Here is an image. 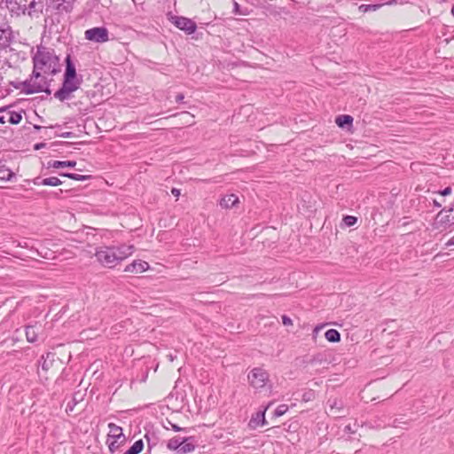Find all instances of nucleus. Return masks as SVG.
I'll return each instance as SVG.
<instances>
[{
	"instance_id": "0eeeda50",
	"label": "nucleus",
	"mask_w": 454,
	"mask_h": 454,
	"mask_svg": "<svg viewBox=\"0 0 454 454\" xmlns=\"http://www.w3.org/2000/svg\"><path fill=\"white\" fill-rule=\"evenodd\" d=\"M80 83L78 80L64 79L62 87L55 92L54 97L60 101L68 99L71 94L78 90Z\"/></svg>"
},
{
	"instance_id": "a878e982",
	"label": "nucleus",
	"mask_w": 454,
	"mask_h": 454,
	"mask_svg": "<svg viewBox=\"0 0 454 454\" xmlns=\"http://www.w3.org/2000/svg\"><path fill=\"white\" fill-rule=\"evenodd\" d=\"M53 356L54 355L51 353H47L45 356H42V359L43 360L42 363L43 370L48 371L50 369V367L52 365Z\"/></svg>"
},
{
	"instance_id": "2f4dec72",
	"label": "nucleus",
	"mask_w": 454,
	"mask_h": 454,
	"mask_svg": "<svg viewBox=\"0 0 454 454\" xmlns=\"http://www.w3.org/2000/svg\"><path fill=\"white\" fill-rule=\"evenodd\" d=\"M287 411H288V406L286 404H281L275 410L274 414L276 417H280V416L284 415Z\"/></svg>"
},
{
	"instance_id": "bb28decb",
	"label": "nucleus",
	"mask_w": 454,
	"mask_h": 454,
	"mask_svg": "<svg viewBox=\"0 0 454 454\" xmlns=\"http://www.w3.org/2000/svg\"><path fill=\"white\" fill-rule=\"evenodd\" d=\"M183 119V122L188 125H192L194 123L193 118L194 116L191 114L189 112H183L181 114H178ZM173 116H177V114H174Z\"/></svg>"
},
{
	"instance_id": "f8f14e48",
	"label": "nucleus",
	"mask_w": 454,
	"mask_h": 454,
	"mask_svg": "<svg viewBox=\"0 0 454 454\" xmlns=\"http://www.w3.org/2000/svg\"><path fill=\"white\" fill-rule=\"evenodd\" d=\"M148 269V262L141 260H135L125 267L124 271L128 273L139 274L145 272Z\"/></svg>"
},
{
	"instance_id": "1a4fd4ad",
	"label": "nucleus",
	"mask_w": 454,
	"mask_h": 454,
	"mask_svg": "<svg viewBox=\"0 0 454 454\" xmlns=\"http://www.w3.org/2000/svg\"><path fill=\"white\" fill-rule=\"evenodd\" d=\"M12 31L10 27L0 28V59L12 50Z\"/></svg>"
},
{
	"instance_id": "4c0bfd02",
	"label": "nucleus",
	"mask_w": 454,
	"mask_h": 454,
	"mask_svg": "<svg viewBox=\"0 0 454 454\" xmlns=\"http://www.w3.org/2000/svg\"><path fill=\"white\" fill-rule=\"evenodd\" d=\"M452 192V189L449 186V187H446L445 189H443L442 191L440 192V194L442 195V196H447V195H450Z\"/></svg>"
},
{
	"instance_id": "f03ea898",
	"label": "nucleus",
	"mask_w": 454,
	"mask_h": 454,
	"mask_svg": "<svg viewBox=\"0 0 454 454\" xmlns=\"http://www.w3.org/2000/svg\"><path fill=\"white\" fill-rule=\"evenodd\" d=\"M12 11L18 15H27L32 19H38L43 12V0H12Z\"/></svg>"
},
{
	"instance_id": "2eb2a0df",
	"label": "nucleus",
	"mask_w": 454,
	"mask_h": 454,
	"mask_svg": "<svg viewBox=\"0 0 454 454\" xmlns=\"http://www.w3.org/2000/svg\"><path fill=\"white\" fill-rule=\"evenodd\" d=\"M195 443L196 442L193 437H184V443H182L178 453L186 454L193 451L195 450Z\"/></svg>"
},
{
	"instance_id": "f3484780",
	"label": "nucleus",
	"mask_w": 454,
	"mask_h": 454,
	"mask_svg": "<svg viewBox=\"0 0 454 454\" xmlns=\"http://www.w3.org/2000/svg\"><path fill=\"white\" fill-rule=\"evenodd\" d=\"M41 330V326L37 325H27L26 327V338L28 342H35L37 340L38 333Z\"/></svg>"
},
{
	"instance_id": "6e6552de",
	"label": "nucleus",
	"mask_w": 454,
	"mask_h": 454,
	"mask_svg": "<svg viewBox=\"0 0 454 454\" xmlns=\"http://www.w3.org/2000/svg\"><path fill=\"white\" fill-rule=\"evenodd\" d=\"M84 35L86 40L95 43H106L109 40L108 30L104 27L87 29Z\"/></svg>"
},
{
	"instance_id": "a18cd8bd",
	"label": "nucleus",
	"mask_w": 454,
	"mask_h": 454,
	"mask_svg": "<svg viewBox=\"0 0 454 454\" xmlns=\"http://www.w3.org/2000/svg\"><path fill=\"white\" fill-rule=\"evenodd\" d=\"M454 246V236L446 243V247Z\"/></svg>"
},
{
	"instance_id": "cd10ccee",
	"label": "nucleus",
	"mask_w": 454,
	"mask_h": 454,
	"mask_svg": "<svg viewBox=\"0 0 454 454\" xmlns=\"http://www.w3.org/2000/svg\"><path fill=\"white\" fill-rule=\"evenodd\" d=\"M60 176H66V177H68L70 179L76 180V181H84L90 177L89 176H83V175L73 174V173H62V174H60Z\"/></svg>"
},
{
	"instance_id": "37998d69",
	"label": "nucleus",
	"mask_w": 454,
	"mask_h": 454,
	"mask_svg": "<svg viewBox=\"0 0 454 454\" xmlns=\"http://www.w3.org/2000/svg\"><path fill=\"white\" fill-rule=\"evenodd\" d=\"M184 98V94L180 93V94H178V95L176 97V102H178V103H180V102H183Z\"/></svg>"
},
{
	"instance_id": "58836bf2",
	"label": "nucleus",
	"mask_w": 454,
	"mask_h": 454,
	"mask_svg": "<svg viewBox=\"0 0 454 454\" xmlns=\"http://www.w3.org/2000/svg\"><path fill=\"white\" fill-rule=\"evenodd\" d=\"M168 423H169V425L171 426L172 429H173L174 431H176V432L184 430V428L179 427H178L177 425H176V424H173V423H171V422H168Z\"/></svg>"
},
{
	"instance_id": "6ab92c4d",
	"label": "nucleus",
	"mask_w": 454,
	"mask_h": 454,
	"mask_svg": "<svg viewBox=\"0 0 454 454\" xmlns=\"http://www.w3.org/2000/svg\"><path fill=\"white\" fill-rule=\"evenodd\" d=\"M62 184L61 180L56 176H51L47 178H43L40 180V178H36L35 180V184L37 185H50V186H58Z\"/></svg>"
},
{
	"instance_id": "ddd939ff",
	"label": "nucleus",
	"mask_w": 454,
	"mask_h": 454,
	"mask_svg": "<svg viewBox=\"0 0 454 454\" xmlns=\"http://www.w3.org/2000/svg\"><path fill=\"white\" fill-rule=\"evenodd\" d=\"M328 414L333 417H341L343 416V402L340 399L333 398L329 399L328 402Z\"/></svg>"
},
{
	"instance_id": "473e14b6",
	"label": "nucleus",
	"mask_w": 454,
	"mask_h": 454,
	"mask_svg": "<svg viewBox=\"0 0 454 454\" xmlns=\"http://www.w3.org/2000/svg\"><path fill=\"white\" fill-rule=\"evenodd\" d=\"M343 222L347 226L349 227L356 224V223L357 222V218L352 215H346L343 218Z\"/></svg>"
},
{
	"instance_id": "c03bdc74",
	"label": "nucleus",
	"mask_w": 454,
	"mask_h": 454,
	"mask_svg": "<svg viewBox=\"0 0 454 454\" xmlns=\"http://www.w3.org/2000/svg\"><path fill=\"white\" fill-rule=\"evenodd\" d=\"M345 431H347V432H348V433H351V434H353V433H355V432H356V430H355V429H353V428L351 427V426H350V425L346 426V427H345Z\"/></svg>"
},
{
	"instance_id": "ea45409f",
	"label": "nucleus",
	"mask_w": 454,
	"mask_h": 454,
	"mask_svg": "<svg viewBox=\"0 0 454 454\" xmlns=\"http://www.w3.org/2000/svg\"><path fill=\"white\" fill-rule=\"evenodd\" d=\"M171 193L175 196V197H179L181 192H180V190L177 189V188H172L171 190Z\"/></svg>"
},
{
	"instance_id": "39448f33",
	"label": "nucleus",
	"mask_w": 454,
	"mask_h": 454,
	"mask_svg": "<svg viewBox=\"0 0 454 454\" xmlns=\"http://www.w3.org/2000/svg\"><path fill=\"white\" fill-rule=\"evenodd\" d=\"M95 256L98 262L105 267L114 268L117 265L114 247H102L97 249Z\"/></svg>"
},
{
	"instance_id": "9d476101",
	"label": "nucleus",
	"mask_w": 454,
	"mask_h": 454,
	"mask_svg": "<svg viewBox=\"0 0 454 454\" xmlns=\"http://www.w3.org/2000/svg\"><path fill=\"white\" fill-rule=\"evenodd\" d=\"M22 115L19 112L11 111L8 108L0 109V123L4 124L10 122L12 124H18L20 122Z\"/></svg>"
},
{
	"instance_id": "c9c22d12",
	"label": "nucleus",
	"mask_w": 454,
	"mask_h": 454,
	"mask_svg": "<svg viewBox=\"0 0 454 454\" xmlns=\"http://www.w3.org/2000/svg\"><path fill=\"white\" fill-rule=\"evenodd\" d=\"M233 13L247 15V12L240 11V6L237 2L233 3Z\"/></svg>"
},
{
	"instance_id": "de8ad7c7",
	"label": "nucleus",
	"mask_w": 454,
	"mask_h": 454,
	"mask_svg": "<svg viewBox=\"0 0 454 454\" xmlns=\"http://www.w3.org/2000/svg\"><path fill=\"white\" fill-rule=\"evenodd\" d=\"M434 206L437 207H441V204H439L438 202L434 201Z\"/></svg>"
},
{
	"instance_id": "5701e85b",
	"label": "nucleus",
	"mask_w": 454,
	"mask_h": 454,
	"mask_svg": "<svg viewBox=\"0 0 454 454\" xmlns=\"http://www.w3.org/2000/svg\"><path fill=\"white\" fill-rule=\"evenodd\" d=\"M144 442L142 440L136 441L133 445L123 454H138L143 450Z\"/></svg>"
},
{
	"instance_id": "393cba45",
	"label": "nucleus",
	"mask_w": 454,
	"mask_h": 454,
	"mask_svg": "<svg viewBox=\"0 0 454 454\" xmlns=\"http://www.w3.org/2000/svg\"><path fill=\"white\" fill-rule=\"evenodd\" d=\"M75 165H76V162L74 160H67V161L54 160L51 164V166L55 168H64V167L74 168V167H75Z\"/></svg>"
},
{
	"instance_id": "9b49d317",
	"label": "nucleus",
	"mask_w": 454,
	"mask_h": 454,
	"mask_svg": "<svg viewBox=\"0 0 454 454\" xmlns=\"http://www.w3.org/2000/svg\"><path fill=\"white\" fill-rule=\"evenodd\" d=\"M114 247V254H116V261L117 263L121 262V261L125 260L129 256H130L134 251L135 247L133 245H126L122 244L119 247Z\"/></svg>"
},
{
	"instance_id": "7ed1b4c3",
	"label": "nucleus",
	"mask_w": 454,
	"mask_h": 454,
	"mask_svg": "<svg viewBox=\"0 0 454 454\" xmlns=\"http://www.w3.org/2000/svg\"><path fill=\"white\" fill-rule=\"evenodd\" d=\"M18 89H20V90L27 95L35 94L42 91H44L48 94L51 93V90L49 89H46V78L41 75L40 78L35 79V77L34 76V72L32 73L31 77L22 82L20 85L18 87Z\"/></svg>"
},
{
	"instance_id": "c85d7f7f",
	"label": "nucleus",
	"mask_w": 454,
	"mask_h": 454,
	"mask_svg": "<svg viewBox=\"0 0 454 454\" xmlns=\"http://www.w3.org/2000/svg\"><path fill=\"white\" fill-rule=\"evenodd\" d=\"M13 173L8 168H0V180L9 181L12 177Z\"/></svg>"
},
{
	"instance_id": "aec40b11",
	"label": "nucleus",
	"mask_w": 454,
	"mask_h": 454,
	"mask_svg": "<svg viewBox=\"0 0 454 454\" xmlns=\"http://www.w3.org/2000/svg\"><path fill=\"white\" fill-rule=\"evenodd\" d=\"M266 424L265 420V411L257 412L254 417H253L249 422V426L252 428H255L260 426H264Z\"/></svg>"
},
{
	"instance_id": "7c9ffc66",
	"label": "nucleus",
	"mask_w": 454,
	"mask_h": 454,
	"mask_svg": "<svg viewBox=\"0 0 454 454\" xmlns=\"http://www.w3.org/2000/svg\"><path fill=\"white\" fill-rule=\"evenodd\" d=\"M380 6H381V4H362V5L359 6V10L364 12H369V11H376Z\"/></svg>"
},
{
	"instance_id": "20e7f679",
	"label": "nucleus",
	"mask_w": 454,
	"mask_h": 454,
	"mask_svg": "<svg viewBox=\"0 0 454 454\" xmlns=\"http://www.w3.org/2000/svg\"><path fill=\"white\" fill-rule=\"evenodd\" d=\"M249 384L255 390H261L270 382L269 373L262 368H254L247 375Z\"/></svg>"
},
{
	"instance_id": "49530a36",
	"label": "nucleus",
	"mask_w": 454,
	"mask_h": 454,
	"mask_svg": "<svg viewBox=\"0 0 454 454\" xmlns=\"http://www.w3.org/2000/svg\"><path fill=\"white\" fill-rule=\"evenodd\" d=\"M43 146V144L35 145V149L38 150V149L42 148Z\"/></svg>"
},
{
	"instance_id": "a211bd4d",
	"label": "nucleus",
	"mask_w": 454,
	"mask_h": 454,
	"mask_svg": "<svg viewBox=\"0 0 454 454\" xmlns=\"http://www.w3.org/2000/svg\"><path fill=\"white\" fill-rule=\"evenodd\" d=\"M66 63H67V67H66V71H65V74H64V79L77 80L75 67L72 63L69 56L67 57Z\"/></svg>"
},
{
	"instance_id": "a19ab883",
	"label": "nucleus",
	"mask_w": 454,
	"mask_h": 454,
	"mask_svg": "<svg viewBox=\"0 0 454 454\" xmlns=\"http://www.w3.org/2000/svg\"><path fill=\"white\" fill-rule=\"evenodd\" d=\"M60 137H64V138H69V137H73L74 134L72 132H65V133L61 134Z\"/></svg>"
},
{
	"instance_id": "72a5a7b5",
	"label": "nucleus",
	"mask_w": 454,
	"mask_h": 454,
	"mask_svg": "<svg viewBox=\"0 0 454 454\" xmlns=\"http://www.w3.org/2000/svg\"><path fill=\"white\" fill-rule=\"evenodd\" d=\"M121 440L114 439V441L108 442V448L111 452H114L115 450H117L121 444Z\"/></svg>"
},
{
	"instance_id": "f257e3e1",
	"label": "nucleus",
	"mask_w": 454,
	"mask_h": 454,
	"mask_svg": "<svg viewBox=\"0 0 454 454\" xmlns=\"http://www.w3.org/2000/svg\"><path fill=\"white\" fill-rule=\"evenodd\" d=\"M34 76L41 77V72L45 74H56L59 71V57L52 49L38 46L33 57Z\"/></svg>"
},
{
	"instance_id": "79ce46f5",
	"label": "nucleus",
	"mask_w": 454,
	"mask_h": 454,
	"mask_svg": "<svg viewBox=\"0 0 454 454\" xmlns=\"http://www.w3.org/2000/svg\"><path fill=\"white\" fill-rule=\"evenodd\" d=\"M75 405H74L73 402H69L67 405V411H73Z\"/></svg>"
},
{
	"instance_id": "412c9836",
	"label": "nucleus",
	"mask_w": 454,
	"mask_h": 454,
	"mask_svg": "<svg viewBox=\"0 0 454 454\" xmlns=\"http://www.w3.org/2000/svg\"><path fill=\"white\" fill-rule=\"evenodd\" d=\"M182 443H184V437L175 436V437L169 439L167 446L169 450H174L179 451Z\"/></svg>"
},
{
	"instance_id": "dca6fc26",
	"label": "nucleus",
	"mask_w": 454,
	"mask_h": 454,
	"mask_svg": "<svg viewBox=\"0 0 454 454\" xmlns=\"http://www.w3.org/2000/svg\"><path fill=\"white\" fill-rule=\"evenodd\" d=\"M239 202L238 196L235 194H229L222 198L220 200V206L223 208H231L235 207Z\"/></svg>"
},
{
	"instance_id": "e433bc0d",
	"label": "nucleus",
	"mask_w": 454,
	"mask_h": 454,
	"mask_svg": "<svg viewBox=\"0 0 454 454\" xmlns=\"http://www.w3.org/2000/svg\"><path fill=\"white\" fill-rule=\"evenodd\" d=\"M282 323L284 325H293L292 319L286 315L282 316Z\"/></svg>"
},
{
	"instance_id": "4be33fe9",
	"label": "nucleus",
	"mask_w": 454,
	"mask_h": 454,
	"mask_svg": "<svg viewBox=\"0 0 454 454\" xmlns=\"http://www.w3.org/2000/svg\"><path fill=\"white\" fill-rule=\"evenodd\" d=\"M326 340L330 342H338L340 340V333L335 329L327 330L325 333Z\"/></svg>"
},
{
	"instance_id": "09e8293b",
	"label": "nucleus",
	"mask_w": 454,
	"mask_h": 454,
	"mask_svg": "<svg viewBox=\"0 0 454 454\" xmlns=\"http://www.w3.org/2000/svg\"><path fill=\"white\" fill-rule=\"evenodd\" d=\"M451 14L454 16V5L451 8Z\"/></svg>"
},
{
	"instance_id": "c756f323",
	"label": "nucleus",
	"mask_w": 454,
	"mask_h": 454,
	"mask_svg": "<svg viewBox=\"0 0 454 454\" xmlns=\"http://www.w3.org/2000/svg\"><path fill=\"white\" fill-rule=\"evenodd\" d=\"M442 213L443 211H441L438 215H437V219H439V222L443 223V224H446V225H451L454 223V218L452 219H450V216L449 215H442Z\"/></svg>"
},
{
	"instance_id": "4468645a",
	"label": "nucleus",
	"mask_w": 454,
	"mask_h": 454,
	"mask_svg": "<svg viewBox=\"0 0 454 454\" xmlns=\"http://www.w3.org/2000/svg\"><path fill=\"white\" fill-rule=\"evenodd\" d=\"M108 427H109L108 437L113 438V439L121 440V442H125V436L122 434V428L121 427L115 425L114 423H109Z\"/></svg>"
},
{
	"instance_id": "b1692460",
	"label": "nucleus",
	"mask_w": 454,
	"mask_h": 454,
	"mask_svg": "<svg viewBox=\"0 0 454 454\" xmlns=\"http://www.w3.org/2000/svg\"><path fill=\"white\" fill-rule=\"evenodd\" d=\"M353 118L350 115H339L336 118V123L339 127L344 128L346 125H351Z\"/></svg>"
},
{
	"instance_id": "f704fd0d",
	"label": "nucleus",
	"mask_w": 454,
	"mask_h": 454,
	"mask_svg": "<svg viewBox=\"0 0 454 454\" xmlns=\"http://www.w3.org/2000/svg\"><path fill=\"white\" fill-rule=\"evenodd\" d=\"M82 399H83V395L80 392H76L73 395L72 402H73L74 405H76Z\"/></svg>"
},
{
	"instance_id": "423d86ee",
	"label": "nucleus",
	"mask_w": 454,
	"mask_h": 454,
	"mask_svg": "<svg viewBox=\"0 0 454 454\" xmlns=\"http://www.w3.org/2000/svg\"><path fill=\"white\" fill-rule=\"evenodd\" d=\"M168 20L173 23L176 27H178L181 30H184L188 35H191L195 32L197 26L196 23L192 20L191 19L182 17V16H176L172 13H168Z\"/></svg>"
}]
</instances>
